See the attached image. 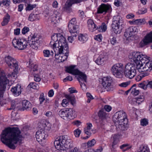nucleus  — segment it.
Returning a JSON list of instances; mask_svg holds the SVG:
<instances>
[{
    "label": "nucleus",
    "instance_id": "f257e3e1",
    "mask_svg": "<svg viewBox=\"0 0 152 152\" xmlns=\"http://www.w3.org/2000/svg\"><path fill=\"white\" fill-rule=\"evenodd\" d=\"M20 133L17 127L7 128L3 131L1 135V141L10 148L15 149L16 147L15 144L22 143V136Z\"/></svg>",
    "mask_w": 152,
    "mask_h": 152
},
{
    "label": "nucleus",
    "instance_id": "f03ea898",
    "mask_svg": "<svg viewBox=\"0 0 152 152\" xmlns=\"http://www.w3.org/2000/svg\"><path fill=\"white\" fill-rule=\"evenodd\" d=\"M18 69L15 71V69L14 72L11 74H8L7 77L6 75H3L0 76V103L1 100V97L3 96V92L6 88V86L9 83L10 79L13 78L15 79L17 75L16 72L18 71Z\"/></svg>",
    "mask_w": 152,
    "mask_h": 152
},
{
    "label": "nucleus",
    "instance_id": "7ed1b4c3",
    "mask_svg": "<svg viewBox=\"0 0 152 152\" xmlns=\"http://www.w3.org/2000/svg\"><path fill=\"white\" fill-rule=\"evenodd\" d=\"M71 140L68 139L64 136H60L57 138L54 142L55 148L57 150H65L66 148L69 149L72 146Z\"/></svg>",
    "mask_w": 152,
    "mask_h": 152
},
{
    "label": "nucleus",
    "instance_id": "20e7f679",
    "mask_svg": "<svg viewBox=\"0 0 152 152\" xmlns=\"http://www.w3.org/2000/svg\"><path fill=\"white\" fill-rule=\"evenodd\" d=\"M51 39L50 45H53L54 50V48H59L68 45L65 38L60 33L54 34L52 36Z\"/></svg>",
    "mask_w": 152,
    "mask_h": 152
},
{
    "label": "nucleus",
    "instance_id": "39448f33",
    "mask_svg": "<svg viewBox=\"0 0 152 152\" xmlns=\"http://www.w3.org/2000/svg\"><path fill=\"white\" fill-rule=\"evenodd\" d=\"M55 57L59 62H63L66 60L69 52L67 45L63 47L54 48Z\"/></svg>",
    "mask_w": 152,
    "mask_h": 152
},
{
    "label": "nucleus",
    "instance_id": "423d86ee",
    "mask_svg": "<svg viewBox=\"0 0 152 152\" xmlns=\"http://www.w3.org/2000/svg\"><path fill=\"white\" fill-rule=\"evenodd\" d=\"M129 58L132 62H133L137 65L138 64H144L147 61H149L147 56L145 55L140 54V53L134 52L130 54Z\"/></svg>",
    "mask_w": 152,
    "mask_h": 152
},
{
    "label": "nucleus",
    "instance_id": "0eeeda50",
    "mask_svg": "<svg viewBox=\"0 0 152 152\" xmlns=\"http://www.w3.org/2000/svg\"><path fill=\"white\" fill-rule=\"evenodd\" d=\"M58 114L62 118L67 121L73 119L76 116L75 111L72 108L61 110L59 111Z\"/></svg>",
    "mask_w": 152,
    "mask_h": 152
},
{
    "label": "nucleus",
    "instance_id": "6e6552de",
    "mask_svg": "<svg viewBox=\"0 0 152 152\" xmlns=\"http://www.w3.org/2000/svg\"><path fill=\"white\" fill-rule=\"evenodd\" d=\"M123 23L122 18L119 15L115 16H114L112 27L113 31L116 34L120 33L122 28L120 27Z\"/></svg>",
    "mask_w": 152,
    "mask_h": 152
},
{
    "label": "nucleus",
    "instance_id": "1a4fd4ad",
    "mask_svg": "<svg viewBox=\"0 0 152 152\" xmlns=\"http://www.w3.org/2000/svg\"><path fill=\"white\" fill-rule=\"evenodd\" d=\"M137 69V65L128 63L125 66L124 74L126 77L132 79L135 76Z\"/></svg>",
    "mask_w": 152,
    "mask_h": 152
},
{
    "label": "nucleus",
    "instance_id": "9d476101",
    "mask_svg": "<svg viewBox=\"0 0 152 152\" xmlns=\"http://www.w3.org/2000/svg\"><path fill=\"white\" fill-rule=\"evenodd\" d=\"M76 19L72 18L68 24V28L71 35L73 36H77L79 32V26L77 25Z\"/></svg>",
    "mask_w": 152,
    "mask_h": 152
},
{
    "label": "nucleus",
    "instance_id": "9b49d317",
    "mask_svg": "<svg viewBox=\"0 0 152 152\" xmlns=\"http://www.w3.org/2000/svg\"><path fill=\"white\" fill-rule=\"evenodd\" d=\"M12 43L15 48L21 50H24L26 48L28 42L25 39H14Z\"/></svg>",
    "mask_w": 152,
    "mask_h": 152
},
{
    "label": "nucleus",
    "instance_id": "f8f14e48",
    "mask_svg": "<svg viewBox=\"0 0 152 152\" xmlns=\"http://www.w3.org/2000/svg\"><path fill=\"white\" fill-rule=\"evenodd\" d=\"M113 120L115 123H121L123 122L125 124H127V119L126 113L123 111H119L116 112L113 116Z\"/></svg>",
    "mask_w": 152,
    "mask_h": 152
},
{
    "label": "nucleus",
    "instance_id": "ddd939ff",
    "mask_svg": "<svg viewBox=\"0 0 152 152\" xmlns=\"http://www.w3.org/2000/svg\"><path fill=\"white\" fill-rule=\"evenodd\" d=\"M111 70L113 75L119 77L120 76H121L122 73L124 71V66L122 64L117 63L113 65Z\"/></svg>",
    "mask_w": 152,
    "mask_h": 152
},
{
    "label": "nucleus",
    "instance_id": "4468645a",
    "mask_svg": "<svg viewBox=\"0 0 152 152\" xmlns=\"http://www.w3.org/2000/svg\"><path fill=\"white\" fill-rule=\"evenodd\" d=\"M4 61L10 68H15V71L18 68V65L16 59L10 56H6L4 58Z\"/></svg>",
    "mask_w": 152,
    "mask_h": 152
},
{
    "label": "nucleus",
    "instance_id": "2eb2a0df",
    "mask_svg": "<svg viewBox=\"0 0 152 152\" xmlns=\"http://www.w3.org/2000/svg\"><path fill=\"white\" fill-rule=\"evenodd\" d=\"M102 80V84L105 90L107 91H112L113 88L112 84L113 81L111 77L110 76H107L104 77Z\"/></svg>",
    "mask_w": 152,
    "mask_h": 152
},
{
    "label": "nucleus",
    "instance_id": "dca6fc26",
    "mask_svg": "<svg viewBox=\"0 0 152 152\" xmlns=\"http://www.w3.org/2000/svg\"><path fill=\"white\" fill-rule=\"evenodd\" d=\"M152 69V63L151 62L147 61L144 64L137 65V70L140 72H150Z\"/></svg>",
    "mask_w": 152,
    "mask_h": 152
},
{
    "label": "nucleus",
    "instance_id": "f3484780",
    "mask_svg": "<svg viewBox=\"0 0 152 152\" xmlns=\"http://www.w3.org/2000/svg\"><path fill=\"white\" fill-rule=\"evenodd\" d=\"M138 31L137 28L135 26H130L126 29L124 34V36L126 38V39L130 41L131 37L134 33Z\"/></svg>",
    "mask_w": 152,
    "mask_h": 152
},
{
    "label": "nucleus",
    "instance_id": "a211bd4d",
    "mask_svg": "<svg viewBox=\"0 0 152 152\" xmlns=\"http://www.w3.org/2000/svg\"><path fill=\"white\" fill-rule=\"evenodd\" d=\"M46 132L42 129L38 130L36 132V137L37 140L39 142H42L48 137Z\"/></svg>",
    "mask_w": 152,
    "mask_h": 152
},
{
    "label": "nucleus",
    "instance_id": "6ab92c4d",
    "mask_svg": "<svg viewBox=\"0 0 152 152\" xmlns=\"http://www.w3.org/2000/svg\"><path fill=\"white\" fill-rule=\"evenodd\" d=\"M35 37H36L35 33L32 36H30V37H29L28 38V43L30 46L32 48L34 49H37L39 44H38V41Z\"/></svg>",
    "mask_w": 152,
    "mask_h": 152
},
{
    "label": "nucleus",
    "instance_id": "aec40b11",
    "mask_svg": "<svg viewBox=\"0 0 152 152\" xmlns=\"http://www.w3.org/2000/svg\"><path fill=\"white\" fill-rule=\"evenodd\" d=\"M152 43V31L147 34L145 37L140 44L141 47H143L150 43Z\"/></svg>",
    "mask_w": 152,
    "mask_h": 152
},
{
    "label": "nucleus",
    "instance_id": "412c9836",
    "mask_svg": "<svg viewBox=\"0 0 152 152\" xmlns=\"http://www.w3.org/2000/svg\"><path fill=\"white\" fill-rule=\"evenodd\" d=\"M111 7L109 5H106L102 4L98 8L97 13H102L104 12V13L108 12L111 9Z\"/></svg>",
    "mask_w": 152,
    "mask_h": 152
},
{
    "label": "nucleus",
    "instance_id": "4be33fe9",
    "mask_svg": "<svg viewBox=\"0 0 152 152\" xmlns=\"http://www.w3.org/2000/svg\"><path fill=\"white\" fill-rule=\"evenodd\" d=\"M75 75H78L77 79L80 83H82V82H86L87 76L86 74L78 70V72H77V73H76Z\"/></svg>",
    "mask_w": 152,
    "mask_h": 152
},
{
    "label": "nucleus",
    "instance_id": "5701e85b",
    "mask_svg": "<svg viewBox=\"0 0 152 152\" xmlns=\"http://www.w3.org/2000/svg\"><path fill=\"white\" fill-rule=\"evenodd\" d=\"M21 86L20 85L12 87L11 89V91L12 94L15 96H19L21 93Z\"/></svg>",
    "mask_w": 152,
    "mask_h": 152
},
{
    "label": "nucleus",
    "instance_id": "b1692460",
    "mask_svg": "<svg viewBox=\"0 0 152 152\" xmlns=\"http://www.w3.org/2000/svg\"><path fill=\"white\" fill-rule=\"evenodd\" d=\"M61 14L58 12H56L55 15L51 19V22L54 24L59 22L60 20L61 19Z\"/></svg>",
    "mask_w": 152,
    "mask_h": 152
},
{
    "label": "nucleus",
    "instance_id": "393cba45",
    "mask_svg": "<svg viewBox=\"0 0 152 152\" xmlns=\"http://www.w3.org/2000/svg\"><path fill=\"white\" fill-rule=\"evenodd\" d=\"M65 97L73 106H74L76 105V100L75 96L71 94H66Z\"/></svg>",
    "mask_w": 152,
    "mask_h": 152
},
{
    "label": "nucleus",
    "instance_id": "a878e982",
    "mask_svg": "<svg viewBox=\"0 0 152 152\" xmlns=\"http://www.w3.org/2000/svg\"><path fill=\"white\" fill-rule=\"evenodd\" d=\"M75 66L71 65L66 67V71L73 75H75L78 72L77 69H75Z\"/></svg>",
    "mask_w": 152,
    "mask_h": 152
},
{
    "label": "nucleus",
    "instance_id": "bb28decb",
    "mask_svg": "<svg viewBox=\"0 0 152 152\" xmlns=\"http://www.w3.org/2000/svg\"><path fill=\"white\" fill-rule=\"evenodd\" d=\"M22 105L23 110H29L31 107V104L28 101L26 100H23L22 102Z\"/></svg>",
    "mask_w": 152,
    "mask_h": 152
},
{
    "label": "nucleus",
    "instance_id": "cd10ccee",
    "mask_svg": "<svg viewBox=\"0 0 152 152\" xmlns=\"http://www.w3.org/2000/svg\"><path fill=\"white\" fill-rule=\"evenodd\" d=\"M98 116L100 120L103 121L106 120V113L103 109H102L99 111Z\"/></svg>",
    "mask_w": 152,
    "mask_h": 152
},
{
    "label": "nucleus",
    "instance_id": "c85d7f7f",
    "mask_svg": "<svg viewBox=\"0 0 152 152\" xmlns=\"http://www.w3.org/2000/svg\"><path fill=\"white\" fill-rule=\"evenodd\" d=\"M106 60V58L105 56L100 55L96 60V63L99 65L103 64Z\"/></svg>",
    "mask_w": 152,
    "mask_h": 152
},
{
    "label": "nucleus",
    "instance_id": "c756f323",
    "mask_svg": "<svg viewBox=\"0 0 152 152\" xmlns=\"http://www.w3.org/2000/svg\"><path fill=\"white\" fill-rule=\"evenodd\" d=\"M137 152H150L149 149L146 145H142L139 148Z\"/></svg>",
    "mask_w": 152,
    "mask_h": 152
},
{
    "label": "nucleus",
    "instance_id": "7c9ffc66",
    "mask_svg": "<svg viewBox=\"0 0 152 152\" xmlns=\"http://www.w3.org/2000/svg\"><path fill=\"white\" fill-rule=\"evenodd\" d=\"M10 19V15L8 13H7L3 18V20L1 23L2 25L4 26L7 25Z\"/></svg>",
    "mask_w": 152,
    "mask_h": 152
},
{
    "label": "nucleus",
    "instance_id": "2f4dec72",
    "mask_svg": "<svg viewBox=\"0 0 152 152\" xmlns=\"http://www.w3.org/2000/svg\"><path fill=\"white\" fill-rule=\"evenodd\" d=\"M28 20L31 21L38 20H39V16L38 15L31 13L28 18Z\"/></svg>",
    "mask_w": 152,
    "mask_h": 152
},
{
    "label": "nucleus",
    "instance_id": "473e14b6",
    "mask_svg": "<svg viewBox=\"0 0 152 152\" xmlns=\"http://www.w3.org/2000/svg\"><path fill=\"white\" fill-rule=\"evenodd\" d=\"M78 39L83 43H84L88 40V38L85 35L82 34H80L78 35Z\"/></svg>",
    "mask_w": 152,
    "mask_h": 152
},
{
    "label": "nucleus",
    "instance_id": "72a5a7b5",
    "mask_svg": "<svg viewBox=\"0 0 152 152\" xmlns=\"http://www.w3.org/2000/svg\"><path fill=\"white\" fill-rule=\"evenodd\" d=\"M107 26L104 23H102L101 26L98 28V31L99 32H104L107 30Z\"/></svg>",
    "mask_w": 152,
    "mask_h": 152
},
{
    "label": "nucleus",
    "instance_id": "f704fd0d",
    "mask_svg": "<svg viewBox=\"0 0 152 152\" xmlns=\"http://www.w3.org/2000/svg\"><path fill=\"white\" fill-rule=\"evenodd\" d=\"M134 99L135 100L134 101L136 102L138 104H140L144 101V96L143 95H140L138 97L135 98Z\"/></svg>",
    "mask_w": 152,
    "mask_h": 152
},
{
    "label": "nucleus",
    "instance_id": "c9c22d12",
    "mask_svg": "<svg viewBox=\"0 0 152 152\" xmlns=\"http://www.w3.org/2000/svg\"><path fill=\"white\" fill-rule=\"evenodd\" d=\"M118 124V128L120 130H125L126 129V125L127 124H124L123 122L117 123Z\"/></svg>",
    "mask_w": 152,
    "mask_h": 152
},
{
    "label": "nucleus",
    "instance_id": "e433bc0d",
    "mask_svg": "<svg viewBox=\"0 0 152 152\" xmlns=\"http://www.w3.org/2000/svg\"><path fill=\"white\" fill-rule=\"evenodd\" d=\"M29 88H32L34 89H38L39 88L38 85L35 82H32L30 83L28 86Z\"/></svg>",
    "mask_w": 152,
    "mask_h": 152
},
{
    "label": "nucleus",
    "instance_id": "4c0bfd02",
    "mask_svg": "<svg viewBox=\"0 0 152 152\" xmlns=\"http://www.w3.org/2000/svg\"><path fill=\"white\" fill-rule=\"evenodd\" d=\"M43 128L46 129H50V127L51 125L50 123L47 122L46 121H43L42 124Z\"/></svg>",
    "mask_w": 152,
    "mask_h": 152
},
{
    "label": "nucleus",
    "instance_id": "58836bf2",
    "mask_svg": "<svg viewBox=\"0 0 152 152\" xmlns=\"http://www.w3.org/2000/svg\"><path fill=\"white\" fill-rule=\"evenodd\" d=\"M146 82L145 81H144L141 83L138 84V87L144 90H145L147 89V87L146 86Z\"/></svg>",
    "mask_w": 152,
    "mask_h": 152
},
{
    "label": "nucleus",
    "instance_id": "ea45409f",
    "mask_svg": "<svg viewBox=\"0 0 152 152\" xmlns=\"http://www.w3.org/2000/svg\"><path fill=\"white\" fill-rule=\"evenodd\" d=\"M29 66H28L30 68H31L32 70L34 72L36 71L37 70V66L36 64H33L31 63V62H29Z\"/></svg>",
    "mask_w": 152,
    "mask_h": 152
},
{
    "label": "nucleus",
    "instance_id": "a19ab883",
    "mask_svg": "<svg viewBox=\"0 0 152 152\" xmlns=\"http://www.w3.org/2000/svg\"><path fill=\"white\" fill-rule=\"evenodd\" d=\"M148 120L146 118L141 119L140 120V124L141 126H144L148 124Z\"/></svg>",
    "mask_w": 152,
    "mask_h": 152
},
{
    "label": "nucleus",
    "instance_id": "79ce46f5",
    "mask_svg": "<svg viewBox=\"0 0 152 152\" xmlns=\"http://www.w3.org/2000/svg\"><path fill=\"white\" fill-rule=\"evenodd\" d=\"M96 142L95 139H93L91 141H88L87 144L88 147H91L93 146L96 143Z\"/></svg>",
    "mask_w": 152,
    "mask_h": 152
},
{
    "label": "nucleus",
    "instance_id": "37998d69",
    "mask_svg": "<svg viewBox=\"0 0 152 152\" xmlns=\"http://www.w3.org/2000/svg\"><path fill=\"white\" fill-rule=\"evenodd\" d=\"M140 91L139 90L137 89L136 88H133L132 89V90L131 91V93L132 94L134 95V96H137L138 95Z\"/></svg>",
    "mask_w": 152,
    "mask_h": 152
},
{
    "label": "nucleus",
    "instance_id": "c03bdc74",
    "mask_svg": "<svg viewBox=\"0 0 152 152\" xmlns=\"http://www.w3.org/2000/svg\"><path fill=\"white\" fill-rule=\"evenodd\" d=\"M36 5L35 4L31 5L30 4H28L27 7L26 8V11H30L32 10L35 7Z\"/></svg>",
    "mask_w": 152,
    "mask_h": 152
},
{
    "label": "nucleus",
    "instance_id": "a18cd8bd",
    "mask_svg": "<svg viewBox=\"0 0 152 152\" xmlns=\"http://www.w3.org/2000/svg\"><path fill=\"white\" fill-rule=\"evenodd\" d=\"M118 141H117V140H113L112 145V148H111L112 150H114L115 148H116Z\"/></svg>",
    "mask_w": 152,
    "mask_h": 152
},
{
    "label": "nucleus",
    "instance_id": "49530a36",
    "mask_svg": "<svg viewBox=\"0 0 152 152\" xmlns=\"http://www.w3.org/2000/svg\"><path fill=\"white\" fill-rule=\"evenodd\" d=\"M69 101L67 99H64L63 100L61 104L64 107H66L69 105Z\"/></svg>",
    "mask_w": 152,
    "mask_h": 152
},
{
    "label": "nucleus",
    "instance_id": "de8ad7c7",
    "mask_svg": "<svg viewBox=\"0 0 152 152\" xmlns=\"http://www.w3.org/2000/svg\"><path fill=\"white\" fill-rule=\"evenodd\" d=\"M98 27H97L96 25L94 23L91 26V27H89L88 28L89 30L93 32L94 31H95L96 30H98Z\"/></svg>",
    "mask_w": 152,
    "mask_h": 152
},
{
    "label": "nucleus",
    "instance_id": "09e8293b",
    "mask_svg": "<svg viewBox=\"0 0 152 152\" xmlns=\"http://www.w3.org/2000/svg\"><path fill=\"white\" fill-rule=\"evenodd\" d=\"M10 3V0H3L2 3L4 5L8 6Z\"/></svg>",
    "mask_w": 152,
    "mask_h": 152
},
{
    "label": "nucleus",
    "instance_id": "8fccbe9b",
    "mask_svg": "<svg viewBox=\"0 0 152 152\" xmlns=\"http://www.w3.org/2000/svg\"><path fill=\"white\" fill-rule=\"evenodd\" d=\"M81 132L80 130L78 129H77L75 130L74 132V134L76 137H78Z\"/></svg>",
    "mask_w": 152,
    "mask_h": 152
},
{
    "label": "nucleus",
    "instance_id": "3c124183",
    "mask_svg": "<svg viewBox=\"0 0 152 152\" xmlns=\"http://www.w3.org/2000/svg\"><path fill=\"white\" fill-rule=\"evenodd\" d=\"M29 31V28L27 27H24L22 30V33L25 34Z\"/></svg>",
    "mask_w": 152,
    "mask_h": 152
},
{
    "label": "nucleus",
    "instance_id": "603ef678",
    "mask_svg": "<svg viewBox=\"0 0 152 152\" xmlns=\"http://www.w3.org/2000/svg\"><path fill=\"white\" fill-rule=\"evenodd\" d=\"M146 82V87L147 88H152V81H149L148 80H145Z\"/></svg>",
    "mask_w": 152,
    "mask_h": 152
},
{
    "label": "nucleus",
    "instance_id": "864d4df0",
    "mask_svg": "<svg viewBox=\"0 0 152 152\" xmlns=\"http://www.w3.org/2000/svg\"><path fill=\"white\" fill-rule=\"evenodd\" d=\"M147 12L146 8H142L138 10V13L139 14H144Z\"/></svg>",
    "mask_w": 152,
    "mask_h": 152
},
{
    "label": "nucleus",
    "instance_id": "5fc2aeb1",
    "mask_svg": "<svg viewBox=\"0 0 152 152\" xmlns=\"http://www.w3.org/2000/svg\"><path fill=\"white\" fill-rule=\"evenodd\" d=\"M39 99L40 104H41L45 100V96H44L43 94L42 93L40 94L39 98Z\"/></svg>",
    "mask_w": 152,
    "mask_h": 152
},
{
    "label": "nucleus",
    "instance_id": "6e6d98bb",
    "mask_svg": "<svg viewBox=\"0 0 152 152\" xmlns=\"http://www.w3.org/2000/svg\"><path fill=\"white\" fill-rule=\"evenodd\" d=\"M43 53L45 57H48L50 55V52L48 50H44L43 51Z\"/></svg>",
    "mask_w": 152,
    "mask_h": 152
},
{
    "label": "nucleus",
    "instance_id": "4d7b16f0",
    "mask_svg": "<svg viewBox=\"0 0 152 152\" xmlns=\"http://www.w3.org/2000/svg\"><path fill=\"white\" fill-rule=\"evenodd\" d=\"M87 23L89 28L91 27V26L94 23L93 20L90 19L88 20Z\"/></svg>",
    "mask_w": 152,
    "mask_h": 152
},
{
    "label": "nucleus",
    "instance_id": "13d9d810",
    "mask_svg": "<svg viewBox=\"0 0 152 152\" xmlns=\"http://www.w3.org/2000/svg\"><path fill=\"white\" fill-rule=\"evenodd\" d=\"M140 19H136V20H135L134 21H129L130 23L131 24H140Z\"/></svg>",
    "mask_w": 152,
    "mask_h": 152
},
{
    "label": "nucleus",
    "instance_id": "bf43d9fd",
    "mask_svg": "<svg viewBox=\"0 0 152 152\" xmlns=\"http://www.w3.org/2000/svg\"><path fill=\"white\" fill-rule=\"evenodd\" d=\"M72 124L77 126H78L80 125L81 124V122L79 120H76L73 122Z\"/></svg>",
    "mask_w": 152,
    "mask_h": 152
},
{
    "label": "nucleus",
    "instance_id": "052dcab7",
    "mask_svg": "<svg viewBox=\"0 0 152 152\" xmlns=\"http://www.w3.org/2000/svg\"><path fill=\"white\" fill-rule=\"evenodd\" d=\"M104 108L105 111L108 112H110L111 110V107L107 105H105L104 106Z\"/></svg>",
    "mask_w": 152,
    "mask_h": 152
},
{
    "label": "nucleus",
    "instance_id": "680f3d73",
    "mask_svg": "<svg viewBox=\"0 0 152 152\" xmlns=\"http://www.w3.org/2000/svg\"><path fill=\"white\" fill-rule=\"evenodd\" d=\"M114 4L115 6L119 7L122 5V3L118 0H115Z\"/></svg>",
    "mask_w": 152,
    "mask_h": 152
},
{
    "label": "nucleus",
    "instance_id": "e2e57ef3",
    "mask_svg": "<svg viewBox=\"0 0 152 152\" xmlns=\"http://www.w3.org/2000/svg\"><path fill=\"white\" fill-rule=\"evenodd\" d=\"M20 29L19 28H17L14 29V34L16 35H18L20 34Z\"/></svg>",
    "mask_w": 152,
    "mask_h": 152
},
{
    "label": "nucleus",
    "instance_id": "0e129e2a",
    "mask_svg": "<svg viewBox=\"0 0 152 152\" xmlns=\"http://www.w3.org/2000/svg\"><path fill=\"white\" fill-rule=\"evenodd\" d=\"M72 77L71 76H67L66 78L64 79V81L66 82V80L72 81Z\"/></svg>",
    "mask_w": 152,
    "mask_h": 152
},
{
    "label": "nucleus",
    "instance_id": "69168bd1",
    "mask_svg": "<svg viewBox=\"0 0 152 152\" xmlns=\"http://www.w3.org/2000/svg\"><path fill=\"white\" fill-rule=\"evenodd\" d=\"M102 38V36L100 35H98L94 38V39L99 41H101Z\"/></svg>",
    "mask_w": 152,
    "mask_h": 152
},
{
    "label": "nucleus",
    "instance_id": "338daca9",
    "mask_svg": "<svg viewBox=\"0 0 152 152\" xmlns=\"http://www.w3.org/2000/svg\"><path fill=\"white\" fill-rule=\"evenodd\" d=\"M54 94L53 91V89L50 90L48 92V95L50 97H52Z\"/></svg>",
    "mask_w": 152,
    "mask_h": 152
},
{
    "label": "nucleus",
    "instance_id": "774afa93",
    "mask_svg": "<svg viewBox=\"0 0 152 152\" xmlns=\"http://www.w3.org/2000/svg\"><path fill=\"white\" fill-rule=\"evenodd\" d=\"M69 91L70 94H72L75 93H77V91L76 90L74 89V88H69Z\"/></svg>",
    "mask_w": 152,
    "mask_h": 152
}]
</instances>
